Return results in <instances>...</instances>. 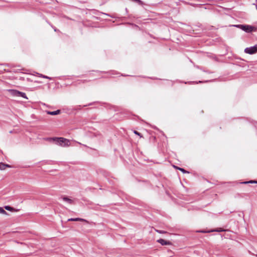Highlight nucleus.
Returning <instances> with one entry per match:
<instances>
[{"label":"nucleus","mask_w":257,"mask_h":257,"mask_svg":"<svg viewBox=\"0 0 257 257\" xmlns=\"http://www.w3.org/2000/svg\"><path fill=\"white\" fill-rule=\"evenodd\" d=\"M9 91L14 96H19L20 94V91L16 90H9Z\"/></svg>","instance_id":"5"},{"label":"nucleus","mask_w":257,"mask_h":257,"mask_svg":"<svg viewBox=\"0 0 257 257\" xmlns=\"http://www.w3.org/2000/svg\"><path fill=\"white\" fill-rule=\"evenodd\" d=\"M257 183V182L254 181H250L248 182H243L242 183L247 184V183Z\"/></svg>","instance_id":"15"},{"label":"nucleus","mask_w":257,"mask_h":257,"mask_svg":"<svg viewBox=\"0 0 257 257\" xmlns=\"http://www.w3.org/2000/svg\"><path fill=\"white\" fill-rule=\"evenodd\" d=\"M136 2H138L139 4H142V2L140 0H135Z\"/></svg>","instance_id":"19"},{"label":"nucleus","mask_w":257,"mask_h":257,"mask_svg":"<svg viewBox=\"0 0 257 257\" xmlns=\"http://www.w3.org/2000/svg\"><path fill=\"white\" fill-rule=\"evenodd\" d=\"M57 137H54V138H48L47 139H46V140L48 141H49V142H51V141H53L54 142H55V143L56 144V140H57Z\"/></svg>","instance_id":"11"},{"label":"nucleus","mask_w":257,"mask_h":257,"mask_svg":"<svg viewBox=\"0 0 257 257\" xmlns=\"http://www.w3.org/2000/svg\"><path fill=\"white\" fill-rule=\"evenodd\" d=\"M157 231L160 233H166V232L165 231H162V230H157Z\"/></svg>","instance_id":"17"},{"label":"nucleus","mask_w":257,"mask_h":257,"mask_svg":"<svg viewBox=\"0 0 257 257\" xmlns=\"http://www.w3.org/2000/svg\"><path fill=\"white\" fill-rule=\"evenodd\" d=\"M56 145L62 147H67L71 146V141L62 137H57Z\"/></svg>","instance_id":"1"},{"label":"nucleus","mask_w":257,"mask_h":257,"mask_svg":"<svg viewBox=\"0 0 257 257\" xmlns=\"http://www.w3.org/2000/svg\"><path fill=\"white\" fill-rule=\"evenodd\" d=\"M224 231L223 229H222L221 228H218V229L211 230L207 231H200L199 232H202V233H206V232H213V231L221 232V231Z\"/></svg>","instance_id":"9"},{"label":"nucleus","mask_w":257,"mask_h":257,"mask_svg":"<svg viewBox=\"0 0 257 257\" xmlns=\"http://www.w3.org/2000/svg\"><path fill=\"white\" fill-rule=\"evenodd\" d=\"M68 221H84L85 222H88V221L86 220L82 219V218H69V219H68Z\"/></svg>","instance_id":"6"},{"label":"nucleus","mask_w":257,"mask_h":257,"mask_svg":"<svg viewBox=\"0 0 257 257\" xmlns=\"http://www.w3.org/2000/svg\"><path fill=\"white\" fill-rule=\"evenodd\" d=\"M60 111L59 110H57L54 111H48L47 113L50 115H57L60 113Z\"/></svg>","instance_id":"10"},{"label":"nucleus","mask_w":257,"mask_h":257,"mask_svg":"<svg viewBox=\"0 0 257 257\" xmlns=\"http://www.w3.org/2000/svg\"><path fill=\"white\" fill-rule=\"evenodd\" d=\"M10 168L11 166L9 165L4 164L3 163H0V170H4L7 168Z\"/></svg>","instance_id":"7"},{"label":"nucleus","mask_w":257,"mask_h":257,"mask_svg":"<svg viewBox=\"0 0 257 257\" xmlns=\"http://www.w3.org/2000/svg\"><path fill=\"white\" fill-rule=\"evenodd\" d=\"M236 27L240 28L242 30L245 31L246 32H250L254 30V28L252 26L248 25H237Z\"/></svg>","instance_id":"2"},{"label":"nucleus","mask_w":257,"mask_h":257,"mask_svg":"<svg viewBox=\"0 0 257 257\" xmlns=\"http://www.w3.org/2000/svg\"><path fill=\"white\" fill-rule=\"evenodd\" d=\"M62 199L64 201L66 202L67 203H68L69 204H72L73 203V200H72L71 199H70L69 198L66 197H63L62 198Z\"/></svg>","instance_id":"8"},{"label":"nucleus","mask_w":257,"mask_h":257,"mask_svg":"<svg viewBox=\"0 0 257 257\" xmlns=\"http://www.w3.org/2000/svg\"><path fill=\"white\" fill-rule=\"evenodd\" d=\"M43 77L47 78H48L47 76H44Z\"/></svg>","instance_id":"20"},{"label":"nucleus","mask_w":257,"mask_h":257,"mask_svg":"<svg viewBox=\"0 0 257 257\" xmlns=\"http://www.w3.org/2000/svg\"><path fill=\"white\" fill-rule=\"evenodd\" d=\"M134 133H135V134H136V135H138V136H141L139 132H138L137 131H134Z\"/></svg>","instance_id":"18"},{"label":"nucleus","mask_w":257,"mask_h":257,"mask_svg":"<svg viewBox=\"0 0 257 257\" xmlns=\"http://www.w3.org/2000/svg\"><path fill=\"white\" fill-rule=\"evenodd\" d=\"M178 169H179V170L181 171L182 172H183L184 173H186L187 172L183 168H177Z\"/></svg>","instance_id":"16"},{"label":"nucleus","mask_w":257,"mask_h":257,"mask_svg":"<svg viewBox=\"0 0 257 257\" xmlns=\"http://www.w3.org/2000/svg\"><path fill=\"white\" fill-rule=\"evenodd\" d=\"M0 213L7 215V212L2 208L0 207Z\"/></svg>","instance_id":"13"},{"label":"nucleus","mask_w":257,"mask_h":257,"mask_svg":"<svg viewBox=\"0 0 257 257\" xmlns=\"http://www.w3.org/2000/svg\"><path fill=\"white\" fill-rule=\"evenodd\" d=\"M5 208L6 210H9V211H13L14 210V209L13 207H10L9 206H6L5 207Z\"/></svg>","instance_id":"12"},{"label":"nucleus","mask_w":257,"mask_h":257,"mask_svg":"<svg viewBox=\"0 0 257 257\" xmlns=\"http://www.w3.org/2000/svg\"><path fill=\"white\" fill-rule=\"evenodd\" d=\"M157 242L160 243L162 245H170L172 244V243L163 239H160L157 240Z\"/></svg>","instance_id":"4"},{"label":"nucleus","mask_w":257,"mask_h":257,"mask_svg":"<svg viewBox=\"0 0 257 257\" xmlns=\"http://www.w3.org/2000/svg\"><path fill=\"white\" fill-rule=\"evenodd\" d=\"M19 96H21L23 98H26L27 99L28 98L26 96V95L25 93H23V92H20V95Z\"/></svg>","instance_id":"14"},{"label":"nucleus","mask_w":257,"mask_h":257,"mask_svg":"<svg viewBox=\"0 0 257 257\" xmlns=\"http://www.w3.org/2000/svg\"><path fill=\"white\" fill-rule=\"evenodd\" d=\"M244 52L246 53L249 54H253L257 52V45L253 46L250 47L249 48H246L244 50Z\"/></svg>","instance_id":"3"}]
</instances>
